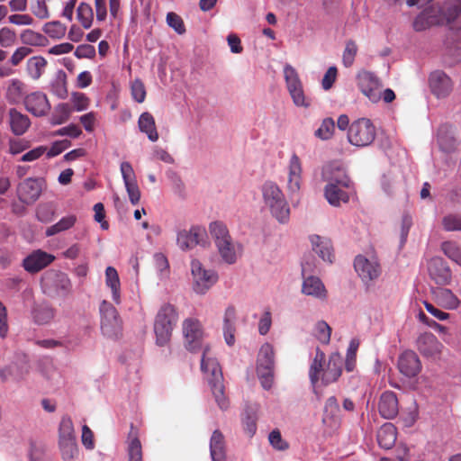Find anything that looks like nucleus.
<instances>
[{
    "instance_id": "obj_16",
    "label": "nucleus",
    "mask_w": 461,
    "mask_h": 461,
    "mask_svg": "<svg viewBox=\"0 0 461 461\" xmlns=\"http://www.w3.org/2000/svg\"><path fill=\"white\" fill-rule=\"evenodd\" d=\"M54 259L55 257L53 255L41 249H37L23 260V267L27 272L34 274L47 267Z\"/></svg>"
},
{
    "instance_id": "obj_13",
    "label": "nucleus",
    "mask_w": 461,
    "mask_h": 461,
    "mask_svg": "<svg viewBox=\"0 0 461 461\" xmlns=\"http://www.w3.org/2000/svg\"><path fill=\"white\" fill-rule=\"evenodd\" d=\"M419 352L425 357L437 358L440 356L444 346L431 332H423L416 339Z\"/></svg>"
},
{
    "instance_id": "obj_61",
    "label": "nucleus",
    "mask_w": 461,
    "mask_h": 461,
    "mask_svg": "<svg viewBox=\"0 0 461 461\" xmlns=\"http://www.w3.org/2000/svg\"><path fill=\"white\" fill-rule=\"evenodd\" d=\"M16 41L15 32L8 27L0 30V46L3 48L12 47Z\"/></svg>"
},
{
    "instance_id": "obj_26",
    "label": "nucleus",
    "mask_w": 461,
    "mask_h": 461,
    "mask_svg": "<svg viewBox=\"0 0 461 461\" xmlns=\"http://www.w3.org/2000/svg\"><path fill=\"white\" fill-rule=\"evenodd\" d=\"M312 249L324 261L332 263L334 259V252L330 240L321 238L318 235L311 237Z\"/></svg>"
},
{
    "instance_id": "obj_25",
    "label": "nucleus",
    "mask_w": 461,
    "mask_h": 461,
    "mask_svg": "<svg viewBox=\"0 0 461 461\" xmlns=\"http://www.w3.org/2000/svg\"><path fill=\"white\" fill-rule=\"evenodd\" d=\"M437 140L440 149L450 153L456 149V140L453 135L452 127L447 124L441 125L438 130Z\"/></svg>"
},
{
    "instance_id": "obj_31",
    "label": "nucleus",
    "mask_w": 461,
    "mask_h": 461,
    "mask_svg": "<svg viewBox=\"0 0 461 461\" xmlns=\"http://www.w3.org/2000/svg\"><path fill=\"white\" fill-rule=\"evenodd\" d=\"M441 23V19L436 14V8H429L420 13L413 22V28L416 32H421L427 28Z\"/></svg>"
},
{
    "instance_id": "obj_58",
    "label": "nucleus",
    "mask_w": 461,
    "mask_h": 461,
    "mask_svg": "<svg viewBox=\"0 0 461 461\" xmlns=\"http://www.w3.org/2000/svg\"><path fill=\"white\" fill-rule=\"evenodd\" d=\"M167 23L174 29L178 34L185 32V27L183 19L176 13L169 12L167 14Z\"/></svg>"
},
{
    "instance_id": "obj_41",
    "label": "nucleus",
    "mask_w": 461,
    "mask_h": 461,
    "mask_svg": "<svg viewBox=\"0 0 461 461\" xmlns=\"http://www.w3.org/2000/svg\"><path fill=\"white\" fill-rule=\"evenodd\" d=\"M358 85L365 95H370L378 87L379 81L373 73L365 71L358 76Z\"/></svg>"
},
{
    "instance_id": "obj_32",
    "label": "nucleus",
    "mask_w": 461,
    "mask_h": 461,
    "mask_svg": "<svg viewBox=\"0 0 461 461\" xmlns=\"http://www.w3.org/2000/svg\"><path fill=\"white\" fill-rule=\"evenodd\" d=\"M302 165L299 157L293 154L289 163L288 189L297 192L301 185Z\"/></svg>"
},
{
    "instance_id": "obj_24",
    "label": "nucleus",
    "mask_w": 461,
    "mask_h": 461,
    "mask_svg": "<svg viewBox=\"0 0 461 461\" xmlns=\"http://www.w3.org/2000/svg\"><path fill=\"white\" fill-rule=\"evenodd\" d=\"M210 454L212 461H226L225 438L219 429H215L212 434Z\"/></svg>"
},
{
    "instance_id": "obj_49",
    "label": "nucleus",
    "mask_w": 461,
    "mask_h": 461,
    "mask_svg": "<svg viewBox=\"0 0 461 461\" xmlns=\"http://www.w3.org/2000/svg\"><path fill=\"white\" fill-rule=\"evenodd\" d=\"M284 76L288 91L303 86L296 69L289 64L284 67Z\"/></svg>"
},
{
    "instance_id": "obj_62",
    "label": "nucleus",
    "mask_w": 461,
    "mask_h": 461,
    "mask_svg": "<svg viewBox=\"0 0 461 461\" xmlns=\"http://www.w3.org/2000/svg\"><path fill=\"white\" fill-rule=\"evenodd\" d=\"M131 95L138 103H142L146 97V89L143 82L140 79H135L131 86Z\"/></svg>"
},
{
    "instance_id": "obj_51",
    "label": "nucleus",
    "mask_w": 461,
    "mask_h": 461,
    "mask_svg": "<svg viewBox=\"0 0 461 461\" xmlns=\"http://www.w3.org/2000/svg\"><path fill=\"white\" fill-rule=\"evenodd\" d=\"M30 125L29 117H10V126L15 135H23Z\"/></svg>"
},
{
    "instance_id": "obj_37",
    "label": "nucleus",
    "mask_w": 461,
    "mask_h": 461,
    "mask_svg": "<svg viewBox=\"0 0 461 461\" xmlns=\"http://www.w3.org/2000/svg\"><path fill=\"white\" fill-rule=\"evenodd\" d=\"M105 283L111 288L113 294V300L115 303H120V279L117 270L113 267H108L105 269Z\"/></svg>"
},
{
    "instance_id": "obj_20",
    "label": "nucleus",
    "mask_w": 461,
    "mask_h": 461,
    "mask_svg": "<svg viewBox=\"0 0 461 461\" xmlns=\"http://www.w3.org/2000/svg\"><path fill=\"white\" fill-rule=\"evenodd\" d=\"M431 294L434 301L446 310H456L461 306L459 298L448 288L442 286L431 288Z\"/></svg>"
},
{
    "instance_id": "obj_53",
    "label": "nucleus",
    "mask_w": 461,
    "mask_h": 461,
    "mask_svg": "<svg viewBox=\"0 0 461 461\" xmlns=\"http://www.w3.org/2000/svg\"><path fill=\"white\" fill-rule=\"evenodd\" d=\"M339 413V405L338 400L335 396H330L327 399L324 406V418L323 420L326 421L327 419H336L338 418Z\"/></svg>"
},
{
    "instance_id": "obj_34",
    "label": "nucleus",
    "mask_w": 461,
    "mask_h": 461,
    "mask_svg": "<svg viewBox=\"0 0 461 461\" xmlns=\"http://www.w3.org/2000/svg\"><path fill=\"white\" fill-rule=\"evenodd\" d=\"M128 461H143L141 443L132 425L129 433Z\"/></svg>"
},
{
    "instance_id": "obj_43",
    "label": "nucleus",
    "mask_w": 461,
    "mask_h": 461,
    "mask_svg": "<svg viewBox=\"0 0 461 461\" xmlns=\"http://www.w3.org/2000/svg\"><path fill=\"white\" fill-rule=\"evenodd\" d=\"M76 440L73 421L70 417H62L59 428V442Z\"/></svg>"
},
{
    "instance_id": "obj_22",
    "label": "nucleus",
    "mask_w": 461,
    "mask_h": 461,
    "mask_svg": "<svg viewBox=\"0 0 461 461\" xmlns=\"http://www.w3.org/2000/svg\"><path fill=\"white\" fill-rule=\"evenodd\" d=\"M378 411L384 419L391 420L396 417L399 411V404L396 394L393 392L386 391L382 393Z\"/></svg>"
},
{
    "instance_id": "obj_29",
    "label": "nucleus",
    "mask_w": 461,
    "mask_h": 461,
    "mask_svg": "<svg viewBox=\"0 0 461 461\" xmlns=\"http://www.w3.org/2000/svg\"><path fill=\"white\" fill-rule=\"evenodd\" d=\"M302 291L306 295H311L319 299H325L327 291L321 280L316 276H308L304 278Z\"/></svg>"
},
{
    "instance_id": "obj_19",
    "label": "nucleus",
    "mask_w": 461,
    "mask_h": 461,
    "mask_svg": "<svg viewBox=\"0 0 461 461\" xmlns=\"http://www.w3.org/2000/svg\"><path fill=\"white\" fill-rule=\"evenodd\" d=\"M429 82L431 92L438 98L448 95L453 88L450 77L440 70L432 72Z\"/></svg>"
},
{
    "instance_id": "obj_7",
    "label": "nucleus",
    "mask_w": 461,
    "mask_h": 461,
    "mask_svg": "<svg viewBox=\"0 0 461 461\" xmlns=\"http://www.w3.org/2000/svg\"><path fill=\"white\" fill-rule=\"evenodd\" d=\"M101 330L109 338H117L122 329V321L116 308L109 302L100 304Z\"/></svg>"
},
{
    "instance_id": "obj_35",
    "label": "nucleus",
    "mask_w": 461,
    "mask_h": 461,
    "mask_svg": "<svg viewBox=\"0 0 461 461\" xmlns=\"http://www.w3.org/2000/svg\"><path fill=\"white\" fill-rule=\"evenodd\" d=\"M209 231L215 245L232 239L226 224L220 221L211 222Z\"/></svg>"
},
{
    "instance_id": "obj_3",
    "label": "nucleus",
    "mask_w": 461,
    "mask_h": 461,
    "mask_svg": "<svg viewBox=\"0 0 461 461\" xmlns=\"http://www.w3.org/2000/svg\"><path fill=\"white\" fill-rule=\"evenodd\" d=\"M261 191L264 203L269 208L271 214L279 222H287L290 217V208L279 186L274 182L267 181L262 185Z\"/></svg>"
},
{
    "instance_id": "obj_48",
    "label": "nucleus",
    "mask_w": 461,
    "mask_h": 461,
    "mask_svg": "<svg viewBox=\"0 0 461 461\" xmlns=\"http://www.w3.org/2000/svg\"><path fill=\"white\" fill-rule=\"evenodd\" d=\"M444 254L461 267V247L455 241H444L441 244Z\"/></svg>"
},
{
    "instance_id": "obj_27",
    "label": "nucleus",
    "mask_w": 461,
    "mask_h": 461,
    "mask_svg": "<svg viewBox=\"0 0 461 461\" xmlns=\"http://www.w3.org/2000/svg\"><path fill=\"white\" fill-rule=\"evenodd\" d=\"M236 310L234 306H229L224 312L223 316V334L226 343L232 346L235 343V331H236Z\"/></svg>"
},
{
    "instance_id": "obj_57",
    "label": "nucleus",
    "mask_w": 461,
    "mask_h": 461,
    "mask_svg": "<svg viewBox=\"0 0 461 461\" xmlns=\"http://www.w3.org/2000/svg\"><path fill=\"white\" fill-rule=\"evenodd\" d=\"M37 219L41 222H50L55 219V210L51 205L41 204L37 208Z\"/></svg>"
},
{
    "instance_id": "obj_1",
    "label": "nucleus",
    "mask_w": 461,
    "mask_h": 461,
    "mask_svg": "<svg viewBox=\"0 0 461 461\" xmlns=\"http://www.w3.org/2000/svg\"><path fill=\"white\" fill-rule=\"evenodd\" d=\"M201 370L208 383L218 407L226 411L230 401L224 393L223 375L218 361L209 357V348H204L201 360Z\"/></svg>"
},
{
    "instance_id": "obj_10",
    "label": "nucleus",
    "mask_w": 461,
    "mask_h": 461,
    "mask_svg": "<svg viewBox=\"0 0 461 461\" xmlns=\"http://www.w3.org/2000/svg\"><path fill=\"white\" fill-rule=\"evenodd\" d=\"M354 267L366 285L376 280L382 273L381 266L375 258L368 259L361 255L356 257Z\"/></svg>"
},
{
    "instance_id": "obj_59",
    "label": "nucleus",
    "mask_w": 461,
    "mask_h": 461,
    "mask_svg": "<svg viewBox=\"0 0 461 461\" xmlns=\"http://www.w3.org/2000/svg\"><path fill=\"white\" fill-rule=\"evenodd\" d=\"M268 440L270 445L277 450L284 451L289 447V444L282 438L278 429H274L269 433Z\"/></svg>"
},
{
    "instance_id": "obj_40",
    "label": "nucleus",
    "mask_w": 461,
    "mask_h": 461,
    "mask_svg": "<svg viewBox=\"0 0 461 461\" xmlns=\"http://www.w3.org/2000/svg\"><path fill=\"white\" fill-rule=\"evenodd\" d=\"M77 18L84 29L91 28L94 22L92 6L86 2H81L77 8Z\"/></svg>"
},
{
    "instance_id": "obj_33",
    "label": "nucleus",
    "mask_w": 461,
    "mask_h": 461,
    "mask_svg": "<svg viewBox=\"0 0 461 461\" xmlns=\"http://www.w3.org/2000/svg\"><path fill=\"white\" fill-rule=\"evenodd\" d=\"M274 349L268 343L264 344L258 353L257 371H274Z\"/></svg>"
},
{
    "instance_id": "obj_60",
    "label": "nucleus",
    "mask_w": 461,
    "mask_h": 461,
    "mask_svg": "<svg viewBox=\"0 0 461 461\" xmlns=\"http://www.w3.org/2000/svg\"><path fill=\"white\" fill-rule=\"evenodd\" d=\"M316 337L323 344H328L330 339L331 328L325 321H319L315 327Z\"/></svg>"
},
{
    "instance_id": "obj_38",
    "label": "nucleus",
    "mask_w": 461,
    "mask_h": 461,
    "mask_svg": "<svg viewBox=\"0 0 461 461\" xmlns=\"http://www.w3.org/2000/svg\"><path fill=\"white\" fill-rule=\"evenodd\" d=\"M77 221L76 215H68L61 218L57 223L48 227L45 230V235L47 237L54 236L59 232L68 230L71 229Z\"/></svg>"
},
{
    "instance_id": "obj_12",
    "label": "nucleus",
    "mask_w": 461,
    "mask_h": 461,
    "mask_svg": "<svg viewBox=\"0 0 461 461\" xmlns=\"http://www.w3.org/2000/svg\"><path fill=\"white\" fill-rule=\"evenodd\" d=\"M428 272L429 277L438 285H447L452 281V271L442 258H432L428 262Z\"/></svg>"
},
{
    "instance_id": "obj_42",
    "label": "nucleus",
    "mask_w": 461,
    "mask_h": 461,
    "mask_svg": "<svg viewBox=\"0 0 461 461\" xmlns=\"http://www.w3.org/2000/svg\"><path fill=\"white\" fill-rule=\"evenodd\" d=\"M46 66L47 60L43 57L35 56L29 59L27 61V70L30 77L34 80L39 79L41 77Z\"/></svg>"
},
{
    "instance_id": "obj_36",
    "label": "nucleus",
    "mask_w": 461,
    "mask_h": 461,
    "mask_svg": "<svg viewBox=\"0 0 461 461\" xmlns=\"http://www.w3.org/2000/svg\"><path fill=\"white\" fill-rule=\"evenodd\" d=\"M34 321L38 324H47L55 317V309L48 303L38 304L32 312Z\"/></svg>"
},
{
    "instance_id": "obj_18",
    "label": "nucleus",
    "mask_w": 461,
    "mask_h": 461,
    "mask_svg": "<svg viewBox=\"0 0 461 461\" xmlns=\"http://www.w3.org/2000/svg\"><path fill=\"white\" fill-rule=\"evenodd\" d=\"M398 367L402 375L411 378L420 372L421 363L414 351L406 350L399 357Z\"/></svg>"
},
{
    "instance_id": "obj_21",
    "label": "nucleus",
    "mask_w": 461,
    "mask_h": 461,
    "mask_svg": "<svg viewBox=\"0 0 461 461\" xmlns=\"http://www.w3.org/2000/svg\"><path fill=\"white\" fill-rule=\"evenodd\" d=\"M24 104L26 110L32 115H46L50 109L46 95L40 92L27 95Z\"/></svg>"
},
{
    "instance_id": "obj_55",
    "label": "nucleus",
    "mask_w": 461,
    "mask_h": 461,
    "mask_svg": "<svg viewBox=\"0 0 461 461\" xmlns=\"http://www.w3.org/2000/svg\"><path fill=\"white\" fill-rule=\"evenodd\" d=\"M154 262L160 278L167 277L169 275V263L167 257L162 253H157L154 255Z\"/></svg>"
},
{
    "instance_id": "obj_23",
    "label": "nucleus",
    "mask_w": 461,
    "mask_h": 461,
    "mask_svg": "<svg viewBox=\"0 0 461 461\" xmlns=\"http://www.w3.org/2000/svg\"><path fill=\"white\" fill-rule=\"evenodd\" d=\"M343 359L339 353H333L330 356L326 369L322 373V384L327 385L336 382L342 374Z\"/></svg>"
},
{
    "instance_id": "obj_46",
    "label": "nucleus",
    "mask_w": 461,
    "mask_h": 461,
    "mask_svg": "<svg viewBox=\"0 0 461 461\" xmlns=\"http://www.w3.org/2000/svg\"><path fill=\"white\" fill-rule=\"evenodd\" d=\"M61 457L64 461H74L78 456L77 440L59 442Z\"/></svg>"
},
{
    "instance_id": "obj_6",
    "label": "nucleus",
    "mask_w": 461,
    "mask_h": 461,
    "mask_svg": "<svg viewBox=\"0 0 461 461\" xmlns=\"http://www.w3.org/2000/svg\"><path fill=\"white\" fill-rule=\"evenodd\" d=\"M41 287L43 292L50 296H67L71 290V282L67 274L50 269L41 276Z\"/></svg>"
},
{
    "instance_id": "obj_52",
    "label": "nucleus",
    "mask_w": 461,
    "mask_h": 461,
    "mask_svg": "<svg viewBox=\"0 0 461 461\" xmlns=\"http://www.w3.org/2000/svg\"><path fill=\"white\" fill-rule=\"evenodd\" d=\"M294 104L296 106L310 107L312 104V99L307 97L304 94L303 86L288 91Z\"/></svg>"
},
{
    "instance_id": "obj_14",
    "label": "nucleus",
    "mask_w": 461,
    "mask_h": 461,
    "mask_svg": "<svg viewBox=\"0 0 461 461\" xmlns=\"http://www.w3.org/2000/svg\"><path fill=\"white\" fill-rule=\"evenodd\" d=\"M183 333L185 347L191 352H195L201 348L203 331L197 320L187 319L183 323Z\"/></svg>"
},
{
    "instance_id": "obj_45",
    "label": "nucleus",
    "mask_w": 461,
    "mask_h": 461,
    "mask_svg": "<svg viewBox=\"0 0 461 461\" xmlns=\"http://www.w3.org/2000/svg\"><path fill=\"white\" fill-rule=\"evenodd\" d=\"M139 128L142 132L147 134L149 140H158V133L157 131L154 117H139Z\"/></svg>"
},
{
    "instance_id": "obj_5",
    "label": "nucleus",
    "mask_w": 461,
    "mask_h": 461,
    "mask_svg": "<svg viewBox=\"0 0 461 461\" xmlns=\"http://www.w3.org/2000/svg\"><path fill=\"white\" fill-rule=\"evenodd\" d=\"M351 191H353L352 181L341 172L325 186L324 194L330 205L339 207L349 201V192Z\"/></svg>"
},
{
    "instance_id": "obj_50",
    "label": "nucleus",
    "mask_w": 461,
    "mask_h": 461,
    "mask_svg": "<svg viewBox=\"0 0 461 461\" xmlns=\"http://www.w3.org/2000/svg\"><path fill=\"white\" fill-rule=\"evenodd\" d=\"M357 53V43L350 40L347 41L345 50L342 55V63L346 68H349L353 65L355 61V58Z\"/></svg>"
},
{
    "instance_id": "obj_2",
    "label": "nucleus",
    "mask_w": 461,
    "mask_h": 461,
    "mask_svg": "<svg viewBox=\"0 0 461 461\" xmlns=\"http://www.w3.org/2000/svg\"><path fill=\"white\" fill-rule=\"evenodd\" d=\"M337 125L339 130L348 129V140L357 147L369 146L376 136V128L367 117H359L351 122L348 117H339Z\"/></svg>"
},
{
    "instance_id": "obj_39",
    "label": "nucleus",
    "mask_w": 461,
    "mask_h": 461,
    "mask_svg": "<svg viewBox=\"0 0 461 461\" xmlns=\"http://www.w3.org/2000/svg\"><path fill=\"white\" fill-rule=\"evenodd\" d=\"M221 259L227 264H234L237 261V252L233 240L215 245Z\"/></svg>"
},
{
    "instance_id": "obj_56",
    "label": "nucleus",
    "mask_w": 461,
    "mask_h": 461,
    "mask_svg": "<svg viewBox=\"0 0 461 461\" xmlns=\"http://www.w3.org/2000/svg\"><path fill=\"white\" fill-rule=\"evenodd\" d=\"M25 84L19 79H13L7 88V96L14 100L21 98L25 92Z\"/></svg>"
},
{
    "instance_id": "obj_30",
    "label": "nucleus",
    "mask_w": 461,
    "mask_h": 461,
    "mask_svg": "<svg viewBox=\"0 0 461 461\" xmlns=\"http://www.w3.org/2000/svg\"><path fill=\"white\" fill-rule=\"evenodd\" d=\"M325 369V354L317 348L315 357L309 369V377L312 385H316L320 380L322 382V373Z\"/></svg>"
},
{
    "instance_id": "obj_64",
    "label": "nucleus",
    "mask_w": 461,
    "mask_h": 461,
    "mask_svg": "<svg viewBox=\"0 0 461 461\" xmlns=\"http://www.w3.org/2000/svg\"><path fill=\"white\" fill-rule=\"evenodd\" d=\"M71 103L74 111L81 112L87 109L89 99L83 93H74L71 96Z\"/></svg>"
},
{
    "instance_id": "obj_15",
    "label": "nucleus",
    "mask_w": 461,
    "mask_h": 461,
    "mask_svg": "<svg viewBox=\"0 0 461 461\" xmlns=\"http://www.w3.org/2000/svg\"><path fill=\"white\" fill-rule=\"evenodd\" d=\"M206 231L199 226H193L189 230H181L177 234V245L182 250H189L196 245L203 244Z\"/></svg>"
},
{
    "instance_id": "obj_17",
    "label": "nucleus",
    "mask_w": 461,
    "mask_h": 461,
    "mask_svg": "<svg viewBox=\"0 0 461 461\" xmlns=\"http://www.w3.org/2000/svg\"><path fill=\"white\" fill-rule=\"evenodd\" d=\"M121 173L131 203L133 205L138 204L140 200V190L138 186L135 173L131 165L126 161L122 162L121 164Z\"/></svg>"
},
{
    "instance_id": "obj_44",
    "label": "nucleus",
    "mask_w": 461,
    "mask_h": 461,
    "mask_svg": "<svg viewBox=\"0 0 461 461\" xmlns=\"http://www.w3.org/2000/svg\"><path fill=\"white\" fill-rule=\"evenodd\" d=\"M335 122L331 117L323 119L321 126L314 131V136L321 140H328L332 138L335 132Z\"/></svg>"
},
{
    "instance_id": "obj_9",
    "label": "nucleus",
    "mask_w": 461,
    "mask_h": 461,
    "mask_svg": "<svg viewBox=\"0 0 461 461\" xmlns=\"http://www.w3.org/2000/svg\"><path fill=\"white\" fill-rule=\"evenodd\" d=\"M45 185L42 177L25 178L17 185V196L22 203L32 204L40 198Z\"/></svg>"
},
{
    "instance_id": "obj_8",
    "label": "nucleus",
    "mask_w": 461,
    "mask_h": 461,
    "mask_svg": "<svg viewBox=\"0 0 461 461\" xmlns=\"http://www.w3.org/2000/svg\"><path fill=\"white\" fill-rule=\"evenodd\" d=\"M191 273L193 276V289L198 294H204L218 281V275L215 271L203 268L202 263L197 259L191 262Z\"/></svg>"
},
{
    "instance_id": "obj_63",
    "label": "nucleus",
    "mask_w": 461,
    "mask_h": 461,
    "mask_svg": "<svg viewBox=\"0 0 461 461\" xmlns=\"http://www.w3.org/2000/svg\"><path fill=\"white\" fill-rule=\"evenodd\" d=\"M243 428L249 438H252L257 431V416L255 413L247 411L242 419Z\"/></svg>"
},
{
    "instance_id": "obj_28",
    "label": "nucleus",
    "mask_w": 461,
    "mask_h": 461,
    "mask_svg": "<svg viewBox=\"0 0 461 461\" xmlns=\"http://www.w3.org/2000/svg\"><path fill=\"white\" fill-rule=\"evenodd\" d=\"M377 442L384 449H391L397 439L396 427L392 423H384L377 431Z\"/></svg>"
},
{
    "instance_id": "obj_4",
    "label": "nucleus",
    "mask_w": 461,
    "mask_h": 461,
    "mask_svg": "<svg viewBox=\"0 0 461 461\" xmlns=\"http://www.w3.org/2000/svg\"><path fill=\"white\" fill-rule=\"evenodd\" d=\"M177 321V312L171 304L163 305L158 311L154 323L156 342L158 346H165L168 343L173 327Z\"/></svg>"
},
{
    "instance_id": "obj_54",
    "label": "nucleus",
    "mask_w": 461,
    "mask_h": 461,
    "mask_svg": "<svg viewBox=\"0 0 461 461\" xmlns=\"http://www.w3.org/2000/svg\"><path fill=\"white\" fill-rule=\"evenodd\" d=\"M442 226L446 231L461 230V216L457 214H447L442 219Z\"/></svg>"
},
{
    "instance_id": "obj_11",
    "label": "nucleus",
    "mask_w": 461,
    "mask_h": 461,
    "mask_svg": "<svg viewBox=\"0 0 461 461\" xmlns=\"http://www.w3.org/2000/svg\"><path fill=\"white\" fill-rule=\"evenodd\" d=\"M440 13L441 23L446 22L450 29L455 32L456 37L461 38V21L457 18L461 14V0L447 2L440 9H436V14Z\"/></svg>"
},
{
    "instance_id": "obj_47",
    "label": "nucleus",
    "mask_w": 461,
    "mask_h": 461,
    "mask_svg": "<svg viewBox=\"0 0 461 461\" xmlns=\"http://www.w3.org/2000/svg\"><path fill=\"white\" fill-rule=\"evenodd\" d=\"M43 32L52 39H61L66 34L67 26L59 21H52L44 24Z\"/></svg>"
}]
</instances>
